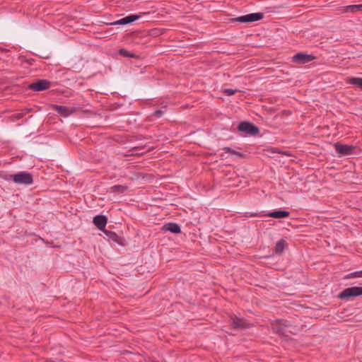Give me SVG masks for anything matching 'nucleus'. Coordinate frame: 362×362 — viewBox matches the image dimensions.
Masks as SVG:
<instances>
[{"mask_svg":"<svg viewBox=\"0 0 362 362\" xmlns=\"http://www.w3.org/2000/svg\"><path fill=\"white\" fill-rule=\"evenodd\" d=\"M15 174H6L4 176V179L6 181H13V177Z\"/></svg>","mask_w":362,"mask_h":362,"instance_id":"nucleus-23","label":"nucleus"},{"mask_svg":"<svg viewBox=\"0 0 362 362\" xmlns=\"http://www.w3.org/2000/svg\"><path fill=\"white\" fill-rule=\"evenodd\" d=\"M162 33L161 30H159V29H154V30H151V35H159Z\"/></svg>","mask_w":362,"mask_h":362,"instance_id":"nucleus-26","label":"nucleus"},{"mask_svg":"<svg viewBox=\"0 0 362 362\" xmlns=\"http://www.w3.org/2000/svg\"><path fill=\"white\" fill-rule=\"evenodd\" d=\"M140 16L137 14L129 15L124 18H122L112 23V25H127L135 21L136 20H138Z\"/></svg>","mask_w":362,"mask_h":362,"instance_id":"nucleus-11","label":"nucleus"},{"mask_svg":"<svg viewBox=\"0 0 362 362\" xmlns=\"http://www.w3.org/2000/svg\"><path fill=\"white\" fill-rule=\"evenodd\" d=\"M245 216V217H255V216H258V214L257 213H252V212H246Z\"/></svg>","mask_w":362,"mask_h":362,"instance_id":"nucleus-25","label":"nucleus"},{"mask_svg":"<svg viewBox=\"0 0 362 362\" xmlns=\"http://www.w3.org/2000/svg\"><path fill=\"white\" fill-rule=\"evenodd\" d=\"M163 114V112L160 110H156L153 114L152 115L157 117V118H159Z\"/></svg>","mask_w":362,"mask_h":362,"instance_id":"nucleus-24","label":"nucleus"},{"mask_svg":"<svg viewBox=\"0 0 362 362\" xmlns=\"http://www.w3.org/2000/svg\"><path fill=\"white\" fill-rule=\"evenodd\" d=\"M285 245L286 241L284 239L279 240L274 247L275 253L277 255L281 254L285 249Z\"/></svg>","mask_w":362,"mask_h":362,"instance_id":"nucleus-15","label":"nucleus"},{"mask_svg":"<svg viewBox=\"0 0 362 362\" xmlns=\"http://www.w3.org/2000/svg\"><path fill=\"white\" fill-rule=\"evenodd\" d=\"M52 82L46 79H38L35 82L26 84L25 88L32 90H45L52 87Z\"/></svg>","mask_w":362,"mask_h":362,"instance_id":"nucleus-4","label":"nucleus"},{"mask_svg":"<svg viewBox=\"0 0 362 362\" xmlns=\"http://www.w3.org/2000/svg\"><path fill=\"white\" fill-rule=\"evenodd\" d=\"M334 148L339 156H349L356 153L357 147L356 146L344 144L337 142L334 144Z\"/></svg>","mask_w":362,"mask_h":362,"instance_id":"nucleus-6","label":"nucleus"},{"mask_svg":"<svg viewBox=\"0 0 362 362\" xmlns=\"http://www.w3.org/2000/svg\"><path fill=\"white\" fill-rule=\"evenodd\" d=\"M349 83L356 86L362 89V78L353 77L349 79Z\"/></svg>","mask_w":362,"mask_h":362,"instance_id":"nucleus-16","label":"nucleus"},{"mask_svg":"<svg viewBox=\"0 0 362 362\" xmlns=\"http://www.w3.org/2000/svg\"><path fill=\"white\" fill-rule=\"evenodd\" d=\"M361 286H352L344 289L338 295V298L349 300L352 298L361 296Z\"/></svg>","mask_w":362,"mask_h":362,"instance_id":"nucleus-2","label":"nucleus"},{"mask_svg":"<svg viewBox=\"0 0 362 362\" xmlns=\"http://www.w3.org/2000/svg\"><path fill=\"white\" fill-rule=\"evenodd\" d=\"M118 52L121 56L124 57H129V58L136 57V55L134 54L129 52L125 49H119Z\"/></svg>","mask_w":362,"mask_h":362,"instance_id":"nucleus-21","label":"nucleus"},{"mask_svg":"<svg viewBox=\"0 0 362 362\" xmlns=\"http://www.w3.org/2000/svg\"><path fill=\"white\" fill-rule=\"evenodd\" d=\"M223 90L231 91V90H238V89H232V88H225Z\"/></svg>","mask_w":362,"mask_h":362,"instance_id":"nucleus-28","label":"nucleus"},{"mask_svg":"<svg viewBox=\"0 0 362 362\" xmlns=\"http://www.w3.org/2000/svg\"><path fill=\"white\" fill-rule=\"evenodd\" d=\"M230 326L235 330L245 329L247 327V323L245 322L243 319L235 317L231 319Z\"/></svg>","mask_w":362,"mask_h":362,"instance_id":"nucleus-10","label":"nucleus"},{"mask_svg":"<svg viewBox=\"0 0 362 362\" xmlns=\"http://www.w3.org/2000/svg\"><path fill=\"white\" fill-rule=\"evenodd\" d=\"M53 108L57 111L58 113L66 116L68 115V110L66 107L62 105H54Z\"/></svg>","mask_w":362,"mask_h":362,"instance_id":"nucleus-18","label":"nucleus"},{"mask_svg":"<svg viewBox=\"0 0 362 362\" xmlns=\"http://www.w3.org/2000/svg\"><path fill=\"white\" fill-rule=\"evenodd\" d=\"M13 182L18 185H32L33 183V175L26 171L17 173L13 177Z\"/></svg>","mask_w":362,"mask_h":362,"instance_id":"nucleus-5","label":"nucleus"},{"mask_svg":"<svg viewBox=\"0 0 362 362\" xmlns=\"http://www.w3.org/2000/svg\"><path fill=\"white\" fill-rule=\"evenodd\" d=\"M315 59V57L312 54H308L303 52L295 54L293 57V60L295 63L299 64H303Z\"/></svg>","mask_w":362,"mask_h":362,"instance_id":"nucleus-8","label":"nucleus"},{"mask_svg":"<svg viewBox=\"0 0 362 362\" xmlns=\"http://www.w3.org/2000/svg\"><path fill=\"white\" fill-rule=\"evenodd\" d=\"M359 7H360V11H362V4H359Z\"/></svg>","mask_w":362,"mask_h":362,"instance_id":"nucleus-29","label":"nucleus"},{"mask_svg":"<svg viewBox=\"0 0 362 362\" xmlns=\"http://www.w3.org/2000/svg\"><path fill=\"white\" fill-rule=\"evenodd\" d=\"M112 189L113 192H117L123 193L124 192L126 191L127 187L123 186V185H114L112 187Z\"/></svg>","mask_w":362,"mask_h":362,"instance_id":"nucleus-22","label":"nucleus"},{"mask_svg":"<svg viewBox=\"0 0 362 362\" xmlns=\"http://www.w3.org/2000/svg\"><path fill=\"white\" fill-rule=\"evenodd\" d=\"M362 277V270L356 271L354 272L349 273L344 276V279H349L353 278H361Z\"/></svg>","mask_w":362,"mask_h":362,"instance_id":"nucleus-19","label":"nucleus"},{"mask_svg":"<svg viewBox=\"0 0 362 362\" xmlns=\"http://www.w3.org/2000/svg\"><path fill=\"white\" fill-rule=\"evenodd\" d=\"M264 18L262 13H252L245 16H241L232 19L233 22H238L240 23H250L262 20Z\"/></svg>","mask_w":362,"mask_h":362,"instance_id":"nucleus-3","label":"nucleus"},{"mask_svg":"<svg viewBox=\"0 0 362 362\" xmlns=\"http://www.w3.org/2000/svg\"><path fill=\"white\" fill-rule=\"evenodd\" d=\"M290 212L284 210H278L268 213L266 216L274 218H284L288 217Z\"/></svg>","mask_w":362,"mask_h":362,"instance_id":"nucleus-14","label":"nucleus"},{"mask_svg":"<svg viewBox=\"0 0 362 362\" xmlns=\"http://www.w3.org/2000/svg\"><path fill=\"white\" fill-rule=\"evenodd\" d=\"M104 233L106 235V236L107 237V238L109 240H112V241H114L115 243H117V244L120 245H123V238L120 236H119L114 231H111V230H105L104 231Z\"/></svg>","mask_w":362,"mask_h":362,"instance_id":"nucleus-12","label":"nucleus"},{"mask_svg":"<svg viewBox=\"0 0 362 362\" xmlns=\"http://www.w3.org/2000/svg\"><path fill=\"white\" fill-rule=\"evenodd\" d=\"M163 229L166 231H170L175 234H178L181 233L180 226L177 223L173 222L165 223L163 226Z\"/></svg>","mask_w":362,"mask_h":362,"instance_id":"nucleus-13","label":"nucleus"},{"mask_svg":"<svg viewBox=\"0 0 362 362\" xmlns=\"http://www.w3.org/2000/svg\"><path fill=\"white\" fill-rule=\"evenodd\" d=\"M290 326V322L286 320H276L272 323V329L274 333L283 337L286 336L288 332L291 333V331L288 330Z\"/></svg>","mask_w":362,"mask_h":362,"instance_id":"nucleus-1","label":"nucleus"},{"mask_svg":"<svg viewBox=\"0 0 362 362\" xmlns=\"http://www.w3.org/2000/svg\"><path fill=\"white\" fill-rule=\"evenodd\" d=\"M226 93L227 95H234L236 92H225Z\"/></svg>","mask_w":362,"mask_h":362,"instance_id":"nucleus-27","label":"nucleus"},{"mask_svg":"<svg viewBox=\"0 0 362 362\" xmlns=\"http://www.w3.org/2000/svg\"><path fill=\"white\" fill-rule=\"evenodd\" d=\"M346 12L356 13L360 11L359 4L349 5L345 8Z\"/></svg>","mask_w":362,"mask_h":362,"instance_id":"nucleus-20","label":"nucleus"},{"mask_svg":"<svg viewBox=\"0 0 362 362\" xmlns=\"http://www.w3.org/2000/svg\"><path fill=\"white\" fill-rule=\"evenodd\" d=\"M93 223L100 230L104 231L107 223V218L104 215H97L93 218Z\"/></svg>","mask_w":362,"mask_h":362,"instance_id":"nucleus-9","label":"nucleus"},{"mask_svg":"<svg viewBox=\"0 0 362 362\" xmlns=\"http://www.w3.org/2000/svg\"><path fill=\"white\" fill-rule=\"evenodd\" d=\"M221 150L225 151L226 153H229L230 154L235 155V156H238L239 158H244V156H245V154L243 153L233 150V149L230 148V147H223V148H221Z\"/></svg>","mask_w":362,"mask_h":362,"instance_id":"nucleus-17","label":"nucleus"},{"mask_svg":"<svg viewBox=\"0 0 362 362\" xmlns=\"http://www.w3.org/2000/svg\"><path fill=\"white\" fill-rule=\"evenodd\" d=\"M240 132H244L248 135H255L259 133V128L250 122H242L238 126Z\"/></svg>","mask_w":362,"mask_h":362,"instance_id":"nucleus-7","label":"nucleus"}]
</instances>
